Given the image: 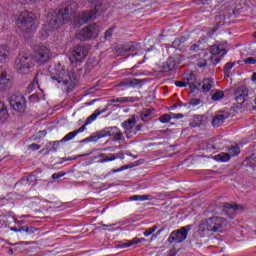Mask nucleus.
I'll list each match as a JSON object with an SVG mask.
<instances>
[{
    "instance_id": "f257e3e1",
    "label": "nucleus",
    "mask_w": 256,
    "mask_h": 256,
    "mask_svg": "<svg viewBox=\"0 0 256 256\" xmlns=\"http://www.w3.org/2000/svg\"><path fill=\"white\" fill-rule=\"evenodd\" d=\"M89 1L91 5H93V9L90 11H84L81 14H75L78 8L77 2H66L53 12L48 13L41 30L42 37L47 39L51 31H55V29H59V27L65 22L71 21V15L74 17V23L79 25V27H81V25H85V23L89 21H94V19H97V17L103 13V0Z\"/></svg>"
},
{
    "instance_id": "f03ea898",
    "label": "nucleus",
    "mask_w": 256,
    "mask_h": 256,
    "mask_svg": "<svg viewBox=\"0 0 256 256\" xmlns=\"http://www.w3.org/2000/svg\"><path fill=\"white\" fill-rule=\"evenodd\" d=\"M53 71L51 79L57 81L58 87H75L81 79V71L78 68L69 70L61 63L55 64Z\"/></svg>"
},
{
    "instance_id": "7ed1b4c3",
    "label": "nucleus",
    "mask_w": 256,
    "mask_h": 256,
    "mask_svg": "<svg viewBox=\"0 0 256 256\" xmlns=\"http://www.w3.org/2000/svg\"><path fill=\"white\" fill-rule=\"evenodd\" d=\"M16 25L23 35H31L34 31H37V16L32 11H22L19 13Z\"/></svg>"
},
{
    "instance_id": "20e7f679",
    "label": "nucleus",
    "mask_w": 256,
    "mask_h": 256,
    "mask_svg": "<svg viewBox=\"0 0 256 256\" xmlns=\"http://www.w3.org/2000/svg\"><path fill=\"white\" fill-rule=\"evenodd\" d=\"M209 51L210 56L209 54H204V57L198 59V67H207V61L209 60L210 63L215 66L217 63L221 62V59H223L225 55H227V50L225 48H220L219 45L211 46Z\"/></svg>"
},
{
    "instance_id": "39448f33",
    "label": "nucleus",
    "mask_w": 256,
    "mask_h": 256,
    "mask_svg": "<svg viewBox=\"0 0 256 256\" xmlns=\"http://www.w3.org/2000/svg\"><path fill=\"white\" fill-rule=\"evenodd\" d=\"M227 221L223 218L219 217H212L203 222L198 226V230L201 231V233H208V231H212V233H217L223 229V226H225Z\"/></svg>"
},
{
    "instance_id": "423d86ee",
    "label": "nucleus",
    "mask_w": 256,
    "mask_h": 256,
    "mask_svg": "<svg viewBox=\"0 0 256 256\" xmlns=\"http://www.w3.org/2000/svg\"><path fill=\"white\" fill-rule=\"evenodd\" d=\"M32 59L39 65L49 63V61H51V49L45 45L35 46Z\"/></svg>"
},
{
    "instance_id": "0eeeda50",
    "label": "nucleus",
    "mask_w": 256,
    "mask_h": 256,
    "mask_svg": "<svg viewBox=\"0 0 256 256\" xmlns=\"http://www.w3.org/2000/svg\"><path fill=\"white\" fill-rule=\"evenodd\" d=\"M31 61L29 53H20L14 62L16 71L21 75H27L31 69Z\"/></svg>"
},
{
    "instance_id": "6e6552de",
    "label": "nucleus",
    "mask_w": 256,
    "mask_h": 256,
    "mask_svg": "<svg viewBox=\"0 0 256 256\" xmlns=\"http://www.w3.org/2000/svg\"><path fill=\"white\" fill-rule=\"evenodd\" d=\"M89 55V49L83 45L75 46L70 54L69 60L75 67L81 65Z\"/></svg>"
},
{
    "instance_id": "1a4fd4ad",
    "label": "nucleus",
    "mask_w": 256,
    "mask_h": 256,
    "mask_svg": "<svg viewBox=\"0 0 256 256\" xmlns=\"http://www.w3.org/2000/svg\"><path fill=\"white\" fill-rule=\"evenodd\" d=\"M193 229V225H186L178 230H174L170 233L167 242L168 243H183L189 235V231Z\"/></svg>"
},
{
    "instance_id": "9d476101",
    "label": "nucleus",
    "mask_w": 256,
    "mask_h": 256,
    "mask_svg": "<svg viewBox=\"0 0 256 256\" xmlns=\"http://www.w3.org/2000/svg\"><path fill=\"white\" fill-rule=\"evenodd\" d=\"M9 103L12 109L18 113H24L27 107V100L22 94H12L9 98Z\"/></svg>"
},
{
    "instance_id": "9b49d317",
    "label": "nucleus",
    "mask_w": 256,
    "mask_h": 256,
    "mask_svg": "<svg viewBox=\"0 0 256 256\" xmlns=\"http://www.w3.org/2000/svg\"><path fill=\"white\" fill-rule=\"evenodd\" d=\"M135 125H137V119L135 118V116L124 120L121 124L122 129H124L123 135H126L128 139H132L133 137H135V135H137Z\"/></svg>"
},
{
    "instance_id": "f8f14e48",
    "label": "nucleus",
    "mask_w": 256,
    "mask_h": 256,
    "mask_svg": "<svg viewBox=\"0 0 256 256\" xmlns=\"http://www.w3.org/2000/svg\"><path fill=\"white\" fill-rule=\"evenodd\" d=\"M99 35V26L95 23L90 24L88 27L80 31L81 41H87V39H95Z\"/></svg>"
},
{
    "instance_id": "ddd939ff",
    "label": "nucleus",
    "mask_w": 256,
    "mask_h": 256,
    "mask_svg": "<svg viewBox=\"0 0 256 256\" xmlns=\"http://www.w3.org/2000/svg\"><path fill=\"white\" fill-rule=\"evenodd\" d=\"M101 135L102 137H112L114 141H125V138H123V132L117 126L103 129Z\"/></svg>"
},
{
    "instance_id": "4468645a",
    "label": "nucleus",
    "mask_w": 256,
    "mask_h": 256,
    "mask_svg": "<svg viewBox=\"0 0 256 256\" xmlns=\"http://www.w3.org/2000/svg\"><path fill=\"white\" fill-rule=\"evenodd\" d=\"M13 77L6 70L0 72V91H7L12 85Z\"/></svg>"
},
{
    "instance_id": "2eb2a0df",
    "label": "nucleus",
    "mask_w": 256,
    "mask_h": 256,
    "mask_svg": "<svg viewBox=\"0 0 256 256\" xmlns=\"http://www.w3.org/2000/svg\"><path fill=\"white\" fill-rule=\"evenodd\" d=\"M243 211V206L242 205H237V204H231V203H225L224 208H223V213L229 217V219H233L235 215H237V211Z\"/></svg>"
},
{
    "instance_id": "dca6fc26",
    "label": "nucleus",
    "mask_w": 256,
    "mask_h": 256,
    "mask_svg": "<svg viewBox=\"0 0 256 256\" xmlns=\"http://www.w3.org/2000/svg\"><path fill=\"white\" fill-rule=\"evenodd\" d=\"M235 95V101H245V98L249 96V89H247V86L242 85L239 88H236L234 91Z\"/></svg>"
},
{
    "instance_id": "f3484780",
    "label": "nucleus",
    "mask_w": 256,
    "mask_h": 256,
    "mask_svg": "<svg viewBox=\"0 0 256 256\" xmlns=\"http://www.w3.org/2000/svg\"><path fill=\"white\" fill-rule=\"evenodd\" d=\"M177 67V61H175V58L169 57L166 62L163 63V65L160 67L161 73H169L170 71H173Z\"/></svg>"
},
{
    "instance_id": "a211bd4d",
    "label": "nucleus",
    "mask_w": 256,
    "mask_h": 256,
    "mask_svg": "<svg viewBox=\"0 0 256 256\" xmlns=\"http://www.w3.org/2000/svg\"><path fill=\"white\" fill-rule=\"evenodd\" d=\"M60 141L48 142L46 147L40 151V153H44V155H49V153H57L59 149Z\"/></svg>"
},
{
    "instance_id": "6ab92c4d",
    "label": "nucleus",
    "mask_w": 256,
    "mask_h": 256,
    "mask_svg": "<svg viewBox=\"0 0 256 256\" xmlns=\"http://www.w3.org/2000/svg\"><path fill=\"white\" fill-rule=\"evenodd\" d=\"M11 59V50L7 45H0V63H7Z\"/></svg>"
},
{
    "instance_id": "aec40b11",
    "label": "nucleus",
    "mask_w": 256,
    "mask_h": 256,
    "mask_svg": "<svg viewBox=\"0 0 256 256\" xmlns=\"http://www.w3.org/2000/svg\"><path fill=\"white\" fill-rule=\"evenodd\" d=\"M83 131H85V125H82L78 130L69 132L68 134H66L61 140V143H67V141H72V139H75V137H77V135H79V133H83Z\"/></svg>"
},
{
    "instance_id": "412c9836",
    "label": "nucleus",
    "mask_w": 256,
    "mask_h": 256,
    "mask_svg": "<svg viewBox=\"0 0 256 256\" xmlns=\"http://www.w3.org/2000/svg\"><path fill=\"white\" fill-rule=\"evenodd\" d=\"M183 81L186 85H189V87H197V78L193 72L183 74Z\"/></svg>"
},
{
    "instance_id": "4be33fe9",
    "label": "nucleus",
    "mask_w": 256,
    "mask_h": 256,
    "mask_svg": "<svg viewBox=\"0 0 256 256\" xmlns=\"http://www.w3.org/2000/svg\"><path fill=\"white\" fill-rule=\"evenodd\" d=\"M135 101H139L137 97H119V98H113L110 100V103H135Z\"/></svg>"
},
{
    "instance_id": "5701e85b",
    "label": "nucleus",
    "mask_w": 256,
    "mask_h": 256,
    "mask_svg": "<svg viewBox=\"0 0 256 256\" xmlns=\"http://www.w3.org/2000/svg\"><path fill=\"white\" fill-rule=\"evenodd\" d=\"M228 117H229L228 115L217 114L216 116H214L212 120L213 127H221V125L225 123V119H228Z\"/></svg>"
},
{
    "instance_id": "b1692460",
    "label": "nucleus",
    "mask_w": 256,
    "mask_h": 256,
    "mask_svg": "<svg viewBox=\"0 0 256 256\" xmlns=\"http://www.w3.org/2000/svg\"><path fill=\"white\" fill-rule=\"evenodd\" d=\"M143 81H145V80H143V79H133V80H131V79H128V80H124L123 82H121L120 83V86L121 87H135V86H137V85H141V83H143Z\"/></svg>"
},
{
    "instance_id": "393cba45",
    "label": "nucleus",
    "mask_w": 256,
    "mask_h": 256,
    "mask_svg": "<svg viewBox=\"0 0 256 256\" xmlns=\"http://www.w3.org/2000/svg\"><path fill=\"white\" fill-rule=\"evenodd\" d=\"M155 114V109H145L140 113V118L145 123L151 121V115Z\"/></svg>"
},
{
    "instance_id": "a878e982",
    "label": "nucleus",
    "mask_w": 256,
    "mask_h": 256,
    "mask_svg": "<svg viewBox=\"0 0 256 256\" xmlns=\"http://www.w3.org/2000/svg\"><path fill=\"white\" fill-rule=\"evenodd\" d=\"M185 41H187V38H185V36L178 37L173 41L172 47H174V49L182 51Z\"/></svg>"
},
{
    "instance_id": "bb28decb",
    "label": "nucleus",
    "mask_w": 256,
    "mask_h": 256,
    "mask_svg": "<svg viewBox=\"0 0 256 256\" xmlns=\"http://www.w3.org/2000/svg\"><path fill=\"white\" fill-rule=\"evenodd\" d=\"M139 49H141V46L139 45V43H135V42H130L123 46V50L125 51V53L139 51Z\"/></svg>"
},
{
    "instance_id": "cd10ccee",
    "label": "nucleus",
    "mask_w": 256,
    "mask_h": 256,
    "mask_svg": "<svg viewBox=\"0 0 256 256\" xmlns=\"http://www.w3.org/2000/svg\"><path fill=\"white\" fill-rule=\"evenodd\" d=\"M9 117V111L7 110V105L5 102L0 101V121L3 123Z\"/></svg>"
},
{
    "instance_id": "c85d7f7f",
    "label": "nucleus",
    "mask_w": 256,
    "mask_h": 256,
    "mask_svg": "<svg viewBox=\"0 0 256 256\" xmlns=\"http://www.w3.org/2000/svg\"><path fill=\"white\" fill-rule=\"evenodd\" d=\"M213 83L214 81L211 78L204 80L202 85V93H209V91L213 89Z\"/></svg>"
},
{
    "instance_id": "c756f323",
    "label": "nucleus",
    "mask_w": 256,
    "mask_h": 256,
    "mask_svg": "<svg viewBox=\"0 0 256 256\" xmlns=\"http://www.w3.org/2000/svg\"><path fill=\"white\" fill-rule=\"evenodd\" d=\"M143 241H145V238H134L132 239L131 241L129 242H126V243H122L119 245L120 249H125L127 247H131V245H137L139 243H143Z\"/></svg>"
},
{
    "instance_id": "7c9ffc66",
    "label": "nucleus",
    "mask_w": 256,
    "mask_h": 256,
    "mask_svg": "<svg viewBox=\"0 0 256 256\" xmlns=\"http://www.w3.org/2000/svg\"><path fill=\"white\" fill-rule=\"evenodd\" d=\"M152 195H134L130 197V201H153Z\"/></svg>"
},
{
    "instance_id": "2f4dec72",
    "label": "nucleus",
    "mask_w": 256,
    "mask_h": 256,
    "mask_svg": "<svg viewBox=\"0 0 256 256\" xmlns=\"http://www.w3.org/2000/svg\"><path fill=\"white\" fill-rule=\"evenodd\" d=\"M102 133H103V130L100 131V132H96L94 134H91L88 138H86L82 141H86V142L99 141V139H103V137H105V136H102Z\"/></svg>"
},
{
    "instance_id": "473e14b6",
    "label": "nucleus",
    "mask_w": 256,
    "mask_h": 256,
    "mask_svg": "<svg viewBox=\"0 0 256 256\" xmlns=\"http://www.w3.org/2000/svg\"><path fill=\"white\" fill-rule=\"evenodd\" d=\"M214 159L216 161H222V163H227V161L231 159V156L229 155V153L222 152L220 154L215 155Z\"/></svg>"
},
{
    "instance_id": "72a5a7b5",
    "label": "nucleus",
    "mask_w": 256,
    "mask_h": 256,
    "mask_svg": "<svg viewBox=\"0 0 256 256\" xmlns=\"http://www.w3.org/2000/svg\"><path fill=\"white\" fill-rule=\"evenodd\" d=\"M99 115H101V112H97L95 111L92 115H90L85 122V128L87 127V125H91V123H93V121H95V119H97V117H99Z\"/></svg>"
},
{
    "instance_id": "f704fd0d",
    "label": "nucleus",
    "mask_w": 256,
    "mask_h": 256,
    "mask_svg": "<svg viewBox=\"0 0 256 256\" xmlns=\"http://www.w3.org/2000/svg\"><path fill=\"white\" fill-rule=\"evenodd\" d=\"M233 67H235V63L228 62L225 64V66H224L225 77H229V75L231 73V69H233Z\"/></svg>"
},
{
    "instance_id": "c9c22d12",
    "label": "nucleus",
    "mask_w": 256,
    "mask_h": 256,
    "mask_svg": "<svg viewBox=\"0 0 256 256\" xmlns=\"http://www.w3.org/2000/svg\"><path fill=\"white\" fill-rule=\"evenodd\" d=\"M225 97V93L221 90H217L213 95H212V101H221Z\"/></svg>"
},
{
    "instance_id": "e433bc0d",
    "label": "nucleus",
    "mask_w": 256,
    "mask_h": 256,
    "mask_svg": "<svg viewBox=\"0 0 256 256\" xmlns=\"http://www.w3.org/2000/svg\"><path fill=\"white\" fill-rule=\"evenodd\" d=\"M228 153H229V156L231 157H236V155H239V153H241V150L239 148V146H234V147H231L229 150H228Z\"/></svg>"
},
{
    "instance_id": "4c0bfd02",
    "label": "nucleus",
    "mask_w": 256,
    "mask_h": 256,
    "mask_svg": "<svg viewBox=\"0 0 256 256\" xmlns=\"http://www.w3.org/2000/svg\"><path fill=\"white\" fill-rule=\"evenodd\" d=\"M21 229H22V231H25V233H27V235H33V233H35L36 231H39L38 228L29 227V226H22Z\"/></svg>"
},
{
    "instance_id": "58836bf2",
    "label": "nucleus",
    "mask_w": 256,
    "mask_h": 256,
    "mask_svg": "<svg viewBox=\"0 0 256 256\" xmlns=\"http://www.w3.org/2000/svg\"><path fill=\"white\" fill-rule=\"evenodd\" d=\"M156 229H159V225H154L153 227L146 229L143 233L144 237H149L150 235H153Z\"/></svg>"
},
{
    "instance_id": "ea45409f",
    "label": "nucleus",
    "mask_w": 256,
    "mask_h": 256,
    "mask_svg": "<svg viewBox=\"0 0 256 256\" xmlns=\"http://www.w3.org/2000/svg\"><path fill=\"white\" fill-rule=\"evenodd\" d=\"M193 121H194L195 127H201V123H203V116L202 115H194Z\"/></svg>"
},
{
    "instance_id": "a19ab883",
    "label": "nucleus",
    "mask_w": 256,
    "mask_h": 256,
    "mask_svg": "<svg viewBox=\"0 0 256 256\" xmlns=\"http://www.w3.org/2000/svg\"><path fill=\"white\" fill-rule=\"evenodd\" d=\"M113 31H115V26L110 27L104 33V39L109 40L113 37Z\"/></svg>"
},
{
    "instance_id": "79ce46f5",
    "label": "nucleus",
    "mask_w": 256,
    "mask_h": 256,
    "mask_svg": "<svg viewBox=\"0 0 256 256\" xmlns=\"http://www.w3.org/2000/svg\"><path fill=\"white\" fill-rule=\"evenodd\" d=\"M131 166H121L118 169H112L111 172L105 175V177H109L111 173H121V171H125L126 169H130Z\"/></svg>"
},
{
    "instance_id": "37998d69",
    "label": "nucleus",
    "mask_w": 256,
    "mask_h": 256,
    "mask_svg": "<svg viewBox=\"0 0 256 256\" xmlns=\"http://www.w3.org/2000/svg\"><path fill=\"white\" fill-rule=\"evenodd\" d=\"M45 135H47V132H45V130L39 131L38 133L32 136V141H37V139H42V137H45Z\"/></svg>"
},
{
    "instance_id": "c03bdc74",
    "label": "nucleus",
    "mask_w": 256,
    "mask_h": 256,
    "mask_svg": "<svg viewBox=\"0 0 256 256\" xmlns=\"http://www.w3.org/2000/svg\"><path fill=\"white\" fill-rule=\"evenodd\" d=\"M115 159H117L115 154H110L109 156H106L104 159L100 160L99 163H107L109 161H115Z\"/></svg>"
},
{
    "instance_id": "a18cd8bd",
    "label": "nucleus",
    "mask_w": 256,
    "mask_h": 256,
    "mask_svg": "<svg viewBox=\"0 0 256 256\" xmlns=\"http://www.w3.org/2000/svg\"><path fill=\"white\" fill-rule=\"evenodd\" d=\"M159 121L161 123H169L171 121V115L169 114H164L162 116L159 117Z\"/></svg>"
},
{
    "instance_id": "49530a36",
    "label": "nucleus",
    "mask_w": 256,
    "mask_h": 256,
    "mask_svg": "<svg viewBox=\"0 0 256 256\" xmlns=\"http://www.w3.org/2000/svg\"><path fill=\"white\" fill-rule=\"evenodd\" d=\"M245 65H256V57H248L243 60Z\"/></svg>"
},
{
    "instance_id": "de8ad7c7",
    "label": "nucleus",
    "mask_w": 256,
    "mask_h": 256,
    "mask_svg": "<svg viewBox=\"0 0 256 256\" xmlns=\"http://www.w3.org/2000/svg\"><path fill=\"white\" fill-rule=\"evenodd\" d=\"M189 105H191V107H197L198 105H201V99H199V98H192L189 101Z\"/></svg>"
},
{
    "instance_id": "09e8293b",
    "label": "nucleus",
    "mask_w": 256,
    "mask_h": 256,
    "mask_svg": "<svg viewBox=\"0 0 256 256\" xmlns=\"http://www.w3.org/2000/svg\"><path fill=\"white\" fill-rule=\"evenodd\" d=\"M248 161H249V165L252 167V169H255V167H256V154H253L252 156H250Z\"/></svg>"
},
{
    "instance_id": "8fccbe9b",
    "label": "nucleus",
    "mask_w": 256,
    "mask_h": 256,
    "mask_svg": "<svg viewBox=\"0 0 256 256\" xmlns=\"http://www.w3.org/2000/svg\"><path fill=\"white\" fill-rule=\"evenodd\" d=\"M65 175H67L65 172L54 173L52 175V179H61V177H65Z\"/></svg>"
},
{
    "instance_id": "3c124183",
    "label": "nucleus",
    "mask_w": 256,
    "mask_h": 256,
    "mask_svg": "<svg viewBox=\"0 0 256 256\" xmlns=\"http://www.w3.org/2000/svg\"><path fill=\"white\" fill-rule=\"evenodd\" d=\"M28 149H32V151H39V149H41V146L39 144H31L28 146Z\"/></svg>"
},
{
    "instance_id": "603ef678",
    "label": "nucleus",
    "mask_w": 256,
    "mask_h": 256,
    "mask_svg": "<svg viewBox=\"0 0 256 256\" xmlns=\"http://www.w3.org/2000/svg\"><path fill=\"white\" fill-rule=\"evenodd\" d=\"M31 85L33 87H37L39 85V74H36V76L34 77V81H32Z\"/></svg>"
},
{
    "instance_id": "864d4df0",
    "label": "nucleus",
    "mask_w": 256,
    "mask_h": 256,
    "mask_svg": "<svg viewBox=\"0 0 256 256\" xmlns=\"http://www.w3.org/2000/svg\"><path fill=\"white\" fill-rule=\"evenodd\" d=\"M176 87H187V83L183 81H176L175 82Z\"/></svg>"
},
{
    "instance_id": "5fc2aeb1",
    "label": "nucleus",
    "mask_w": 256,
    "mask_h": 256,
    "mask_svg": "<svg viewBox=\"0 0 256 256\" xmlns=\"http://www.w3.org/2000/svg\"><path fill=\"white\" fill-rule=\"evenodd\" d=\"M190 51L197 53V51H199V45L193 44L192 46H190Z\"/></svg>"
},
{
    "instance_id": "6e6d98bb",
    "label": "nucleus",
    "mask_w": 256,
    "mask_h": 256,
    "mask_svg": "<svg viewBox=\"0 0 256 256\" xmlns=\"http://www.w3.org/2000/svg\"><path fill=\"white\" fill-rule=\"evenodd\" d=\"M211 143H213V140H210V142L207 144V149H217V147Z\"/></svg>"
},
{
    "instance_id": "4d7b16f0",
    "label": "nucleus",
    "mask_w": 256,
    "mask_h": 256,
    "mask_svg": "<svg viewBox=\"0 0 256 256\" xmlns=\"http://www.w3.org/2000/svg\"><path fill=\"white\" fill-rule=\"evenodd\" d=\"M143 129V124H135V131H136V133L138 132V131H141Z\"/></svg>"
},
{
    "instance_id": "13d9d810",
    "label": "nucleus",
    "mask_w": 256,
    "mask_h": 256,
    "mask_svg": "<svg viewBox=\"0 0 256 256\" xmlns=\"http://www.w3.org/2000/svg\"><path fill=\"white\" fill-rule=\"evenodd\" d=\"M74 159H79V156H76L74 158L68 157V158H62V161H73Z\"/></svg>"
},
{
    "instance_id": "bf43d9fd",
    "label": "nucleus",
    "mask_w": 256,
    "mask_h": 256,
    "mask_svg": "<svg viewBox=\"0 0 256 256\" xmlns=\"http://www.w3.org/2000/svg\"><path fill=\"white\" fill-rule=\"evenodd\" d=\"M11 231H14L15 233H21V231H23V229H21V227L18 229V228H11Z\"/></svg>"
},
{
    "instance_id": "052dcab7",
    "label": "nucleus",
    "mask_w": 256,
    "mask_h": 256,
    "mask_svg": "<svg viewBox=\"0 0 256 256\" xmlns=\"http://www.w3.org/2000/svg\"><path fill=\"white\" fill-rule=\"evenodd\" d=\"M24 3H28V5H33V3H36L37 0H23Z\"/></svg>"
},
{
    "instance_id": "680f3d73",
    "label": "nucleus",
    "mask_w": 256,
    "mask_h": 256,
    "mask_svg": "<svg viewBox=\"0 0 256 256\" xmlns=\"http://www.w3.org/2000/svg\"><path fill=\"white\" fill-rule=\"evenodd\" d=\"M185 117L183 114H175L174 119H183Z\"/></svg>"
},
{
    "instance_id": "e2e57ef3",
    "label": "nucleus",
    "mask_w": 256,
    "mask_h": 256,
    "mask_svg": "<svg viewBox=\"0 0 256 256\" xmlns=\"http://www.w3.org/2000/svg\"><path fill=\"white\" fill-rule=\"evenodd\" d=\"M251 79H252V81H256V72H254V73L252 74Z\"/></svg>"
},
{
    "instance_id": "0e129e2a",
    "label": "nucleus",
    "mask_w": 256,
    "mask_h": 256,
    "mask_svg": "<svg viewBox=\"0 0 256 256\" xmlns=\"http://www.w3.org/2000/svg\"><path fill=\"white\" fill-rule=\"evenodd\" d=\"M161 233H163V229H160V230H158V231L156 232V237H157L158 235H161Z\"/></svg>"
},
{
    "instance_id": "69168bd1",
    "label": "nucleus",
    "mask_w": 256,
    "mask_h": 256,
    "mask_svg": "<svg viewBox=\"0 0 256 256\" xmlns=\"http://www.w3.org/2000/svg\"><path fill=\"white\" fill-rule=\"evenodd\" d=\"M107 110L106 109H104V110H102V111H96V113H105Z\"/></svg>"
},
{
    "instance_id": "338daca9",
    "label": "nucleus",
    "mask_w": 256,
    "mask_h": 256,
    "mask_svg": "<svg viewBox=\"0 0 256 256\" xmlns=\"http://www.w3.org/2000/svg\"><path fill=\"white\" fill-rule=\"evenodd\" d=\"M95 103V100H91L89 105H93Z\"/></svg>"
},
{
    "instance_id": "774afa93",
    "label": "nucleus",
    "mask_w": 256,
    "mask_h": 256,
    "mask_svg": "<svg viewBox=\"0 0 256 256\" xmlns=\"http://www.w3.org/2000/svg\"><path fill=\"white\" fill-rule=\"evenodd\" d=\"M98 157H105V154L101 153L98 155Z\"/></svg>"
}]
</instances>
